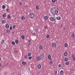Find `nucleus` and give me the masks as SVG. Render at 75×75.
I'll return each mask as SVG.
<instances>
[{"label": "nucleus", "instance_id": "obj_1", "mask_svg": "<svg viewBox=\"0 0 75 75\" xmlns=\"http://www.w3.org/2000/svg\"><path fill=\"white\" fill-rule=\"evenodd\" d=\"M51 12L53 14H57L58 13V9L56 7L51 8Z\"/></svg>", "mask_w": 75, "mask_h": 75}, {"label": "nucleus", "instance_id": "obj_2", "mask_svg": "<svg viewBox=\"0 0 75 75\" xmlns=\"http://www.w3.org/2000/svg\"><path fill=\"white\" fill-rule=\"evenodd\" d=\"M39 57L42 60L44 59V54L42 53L40 54Z\"/></svg>", "mask_w": 75, "mask_h": 75}, {"label": "nucleus", "instance_id": "obj_3", "mask_svg": "<svg viewBox=\"0 0 75 75\" xmlns=\"http://www.w3.org/2000/svg\"><path fill=\"white\" fill-rule=\"evenodd\" d=\"M34 16H35V14H34V13H31L30 14L29 16L30 18H34Z\"/></svg>", "mask_w": 75, "mask_h": 75}, {"label": "nucleus", "instance_id": "obj_4", "mask_svg": "<svg viewBox=\"0 0 75 75\" xmlns=\"http://www.w3.org/2000/svg\"><path fill=\"white\" fill-rule=\"evenodd\" d=\"M52 47H57V44H56V43L53 42L52 44Z\"/></svg>", "mask_w": 75, "mask_h": 75}, {"label": "nucleus", "instance_id": "obj_5", "mask_svg": "<svg viewBox=\"0 0 75 75\" xmlns=\"http://www.w3.org/2000/svg\"><path fill=\"white\" fill-rule=\"evenodd\" d=\"M41 59L40 56H38L36 57V60L38 61H39L40 60H41Z\"/></svg>", "mask_w": 75, "mask_h": 75}, {"label": "nucleus", "instance_id": "obj_6", "mask_svg": "<svg viewBox=\"0 0 75 75\" xmlns=\"http://www.w3.org/2000/svg\"><path fill=\"white\" fill-rule=\"evenodd\" d=\"M50 20L51 21L54 22V21H55V18L53 17H51L50 18Z\"/></svg>", "mask_w": 75, "mask_h": 75}, {"label": "nucleus", "instance_id": "obj_7", "mask_svg": "<svg viewBox=\"0 0 75 75\" xmlns=\"http://www.w3.org/2000/svg\"><path fill=\"white\" fill-rule=\"evenodd\" d=\"M71 57H72V58L73 61H75V55H74V54H72L71 56Z\"/></svg>", "mask_w": 75, "mask_h": 75}, {"label": "nucleus", "instance_id": "obj_8", "mask_svg": "<svg viewBox=\"0 0 75 75\" xmlns=\"http://www.w3.org/2000/svg\"><path fill=\"white\" fill-rule=\"evenodd\" d=\"M60 74L62 75L64 74V71L63 70H61L60 72Z\"/></svg>", "mask_w": 75, "mask_h": 75}, {"label": "nucleus", "instance_id": "obj_9", "mask_svg": "<svg viewBox=\"0 0 75 75\" xmlns=\"http://www.w3.org/2000/svg\"><path fill=\"white\" fill-rule=\"evenodd\" d=\"M56 19L57 20H61V17L60 16H58L57 17Z\"/></svg>", "mask_w": 75, "mask_h": 75}, {"label": "nucleus", "instance_id": "obj_10", "mask_svg": "<svg viewBox=\"0 0 75 75\" xmlns=\"http://www.w3.org/2000/svg\"><path fill=\"white\" fill-rule=\"evenodd\" d=\"M38 68H39V69H40V68H41V65L40 64H39L38 66Z\"/></svg>", "mask_w": 75, "mask_h": 75}, {"label": "nucleus", "instance_id": "obj_11", "mask_svg": "<svg viewBox=\"0 0 75 75\" xmlns=\"http://www.w3.org/2000/svg\"><path fill=\"white\" fill-rule=\"evenodd\" d=\"M1 22L2 24H5V23H6V21L5 20H2Z\"/></svg>", "mask_w": 75, "mask_h": 75}, {"label": "nucleus", "instance_id": "obj_12", "mask_svg": "<svg viewBox=\"0 0 75 75\" xmlns=\"http://www.w3.org/2000/svg\"><path fill=\"white\" fill-rule=\"evenodd\" d=\"M4 44V40H2V41H1V44Z\"/></svg>", "mask_w": 75, "mask_h": 75}, {"label": "nucleus", "instance_id": "obj_13", "mask_svg": "<svg viewBox=\"0 0 75 75\" xmlns=\"http://www.w3.org/2000/svg\"><path fill=\"white\" fill-rule=\"evenodd\" d=\"M28 57H30V56H31V53H28Z\"/></svg>", "mask_w": 75, "mask_h": 75}, {"label": "nucleus", "instance_id": "obj_14", "mask_svg": "<svg viewBox=\"0 0 75 75\" xmlns=\"http://www.w3.org/2000/svg\"><path fill=\"white\" fill-rule=\"evenodd\" d=\"M2 16L3 17H6V14L5 13H4L3 14Z\"/></svg>", "mask_w": 75, "mask_h": 75}, {"label": "nucleus", "instance_id": "obj_15", "mask_svg": "<svg viewBox=\"0 0 75 75\" xmlns=\"http://www.w3.org/2000/svg\"><path fill=\"white\" fill-rule=\"evenodd\" d=\"M64 56H67L68 55V53L67 52H65L64 53Z\"/></svg>", "mask_w": 75, "mask_h": 75}, {"label": "nucleus", "instance_id": "obj_16", "mask_svg": "<svg viewBox=\"0 0 75 75\" xmlns=\"http://www.w3.org/2000/svg\"><path fill=\"white\" fill-rule=\"evenodd\" d=\"M42 48H43L42 46L40 45V46L39 48L40 50H42Z\"/></svg>", "mask_w": 75, "mask_h": 75}, {"label": "nucleus", "instance_id": "obj_17", "mask_svg": "<svg viewBox=\"0 0 75 75\" xmlns=\"http://www.w3.org/2000/svg\"><path fill=\"white\" fill-rule=\"evenodd\" d=\"M69 63L68 62H67L65 63V64L67 65H68V64H69Z\"/></svg>", "mask_w": 75, "mask_h": 75}, {"label": "nucleus", "instance_id": "obj_18", "mask_svg": "<svg viewBox=\"0 0 75 75\" xmlns=\"http://www.w3.org/2000/svg\"><path fill=\"white\" fill-rule=\"evenodd\" d=\"M6 27L7 28H8L9 27V25H8V24H7L6 26Z\"/></svg>", "mask_w": 75, "mask_h": 75}, {"label": "nucleus", "instance_id": "obj_19", "mask_svg": "<svg viewBox=\"0 0 75 75\" xmlns=\"http://www.w3.org/2000/svg\"><path fill=\"white\" fill-rule=\"evenodd\" d=\"M48 58L49 59H50L51 58V55H49L48 56Z\"/></svg>", "mask_w": 75, "mask_h": 75}, {"label": "nucleus", "instance_id": "obj_20", "mask_svg": "<svg viewBox=\"0 0 75 75\" xmlns=\"http://www.w3.org/2000/svg\"><path fill=\"white\" fill-rule=\"evenodd\" d=\"M15 42L16 44H17L18 43V41L17 40H15Z\"/></svg>", "mask_w": 75, "mask_h": 75}, {"label": "nucleus", "instance_id": "obj_21", "mask_svg": "<svg viewBox=\"0 0 75 75\" xmlns=\"http://www.w3.org/2000/svg\"><path fill=\"white\" fill-rule=\"evenodd\" d=\"M68 58L66 57L65 59H64V61H68Z\"/></svg>", "mask_w": 75, "mask_h": 75}, {"label": "nucleus", "instance_id": "obj_22", "mask_svg": "<svg viewBox=\"0 0 75 75\" xmlns=\"http://www.w3.org/2000/svg\"><path fill=\"white\" fill-rule=\"evenodd\" d=\"M21 38L22 39H24V35H22L21 36Z\"/></svg>", "mask_w": 75, "mask_h": 75}, {"label": "nucleus", "instance_id": "obj_23", "mask_svg": "<svg viewBox=\"0 0 75 75\" xmlns=\"http://www.w3.org/2000/svg\"><path fill=\"white\" fill-rule=\"evenodd\" d=\"M36 8L37 9V10H38L39 9V6H36Z\"/></svg>", "mask_w": 75, "mask_h": 75}, {"label": "nucleus", "instance_id": "obj_24", "mask_svg": "<svg viewBox=\"0 0 75 75\" xmlns=\"http://www.w3.org/2000/svg\"><path fill=\"white\" fill-rule=\"evenodd\" d=\"M75 36V35L74 33H73L71 35V37H74V36Z\"/></svg>", "mask_w": 75, "mask_h": 75}, {"label": "nucleus", "instance_id": "obj_25", "mask_svg": "<svg viewBox=\"0 0 75 75\" xmlns=\"http://www.w3.org/2000/svg\"><path fill=\"white\" fill-rule=\"evenodd\" d=\"M64 46L65 47H68V44L65 43L64 45Z\"/></svg>", "mask_w": 75, "mask_h": 75}, {"label": "nucleus", "instance_id": "obj_26", "mask_svg": "<svg viewBox=\"0 0 75 75\" xmlns=\"http://www.w3.org/2000/svg\"><path fill=\"white\" fill-rule=\"evenodd\" d=\"M22 64H23V65H25V64H26V62H22Z\"/></svg>", "mask_w": 75, "mask_h": 75}, {"label": "nucleus", "instance_id": "obj_27", "mask_svg": "<svg viewBox=\"0 0 75 75\" xmlns=\"http://www.w3.org/2000/svg\"><path fill=\"white\" fill-rule=\"evenodd\" d=\"M44 18L45 20H47V19H48V17L47 16H45Z\"/></svg>", "mask_w": 75, "mask_h": 75}, {"label": "nucleus", "instance_id": "obj_28", "mask_svg": "<svg viewBox=\"0 0 75 75\" xmlns=\"http://www.w3.org/2000/svg\"><path fill=\"white\" fill-rule=\"evenodd\" d=\"M50 65H51V64H53V62L52 61H50Z\"/></svg>", "mask_w": 75, "mask_h": 75}, {"label": "nucleus", "instance_id": "obj_29", "mask_svg": "<svg viewBox=\"0 0 75 75\" xmlns=\"http://www.w3.org/2000/svg\"><path fill=\"white\" fill-rule=\"evenodd\" d=\"M2 8H4H4H6V6L5 5H3L2 6Z\"/></svg>", "mask_w": 75, "mask_h": 75}, {"label": "nucleus", "instance_id": "obj_30", "mask_svg": "<svg viewBox=\"0 0 75 75\" xmlns=\"http://www.w3.org/2000/svg\"><path fill=\"white\" fill-rule=\"evenodd\" d=\"M7 17L8 19L10 18V16L9 15H8Z\"/></svg>", "mask_w": 75, "mask_h": 75}, {"label": "nucleus", "instance_id": "obj_31", "mask_svg": "<svg viewBox=\"0 0 75 75\" xmlns=\"http://www.w3.org/2000/svg\"><path fill=\"white\" fill-rule=\"evenodd\" d=\"M21 19L22 20H24V19H25V18L24 16H22L21 17Z\"/></svg>", "mask_w": 75, "mask_h": 75}, {"label": "nucleus", "instance_id": "obj_32", "mask_svg": "<svg viewBox=\"0 0 75 75\" xmlns=\"http://www.w3.org/2000/svg\"><path fill=\"white\" fill-rule=\"evenodd\" d=\"M46 37L47 38H49L50 37V36L48 35H47L46 36Z\"/></svg>", "mask_w": 75, "mask_h": 75}, {"label": "nucleus", "instance_id": "obj_33", "mask_svg": "<svg viewBox=\"0 0 75 75\" xmlns=\"http://www.w3.org/2000/svg\"><path fill=\"white\" fill-rule=\"evenodd\" d=\"M7 33H10V31L9 30H7Z\"/></svg>", "mask_w": 75, "mask_h": 75}, {"label": "nucleus", "instance_id": "obj_34", "mask_svg": "<svg viewBox=\"0 0 75 75\" xmlns=\"http://www.w3.org/2000/svg\"><path fill=\"white\" fill-rule=\"evenodd\" d=\"M12 45H15V42L14 41L12 42Z\"/></svg>", "mask_w": 75, "mask_h": 75}, {"label": "nucleus", "instance_id": "obj_35", "mask_svg": "<svg viewBox=\"0 0 75 75\" xmlns=\"http://www.w3.org/2000/svg\"><path fill=\"white\" fill-rule=\"evenodd\" d=\"M19 4L20 6H21L23 4H22L21 2H20L19 3Z\"/></svg>", "mask_w": 75, "mask_h": 75}, {"label": "nucleus", "instance_id": "obj_36", "mask_svg": "<svg viewBox=\"0 0 75 75\" xmlns=\"http://www.w3.org/2000/svg\"><path fill=\"white\" fill-rule=\"evenodd\" d=\"M16 27V26H15V25H13V29H14V28H15Z\"/></svg>", "mask_w": 75, "mask_h": 75}, {"label": "nucleus", "instance_id": "obj_37", "mask_svg": "<svg viewBox=\"0 0 75 75\" xmlns=\"http://www.w3.org/2000/svg\"><path fill=\"white\" fill-rule=\"evenodd\" d=\"M32 35L33 36H35V33H33L32 34Z\"/></svg>", "mask_w": 75, "mask_h": 75}, {"label": "nucleus", "instance_id": "obj_38", "mask_svg": "<svg viewBox=\"0 0 75 75\" xmlns=\"http://www.w3.org/2000/svg\"><path fill=\"white\" fill-rule=\"evenodd\" d=\"M25 59H27V55L25 56Z\"/></svg>", "mask_w": 75, "mask_h": 75}, {"label": "nucleus", "instance_id": "obj_39", "mask_svg": "<svg viewBox=\"0 0 75 75\" xmlns=\"http://www.w3.org/2000/svg\"><path fill=\"white\" fill-rule=\"evenodd\" d=\"M32 58V57H29V59H31Z\"/></svg>", "mask_w": 75, "mask_h": 75}, {"label": "nucleus", "instance_id": "obj_40", "mask_svg": "<svg viewBox=\"0 0 75 75\" xmlns=\"http://www.w3.org/2000/svg\"><path fill=\"white\" fill-rule=\"evenodd\" d=\"M52 3H54V2L55 1V0H52Z\"/></svg>", "mask_w": 75, "mask_h": 75}, {"label": "nucleus", "instance_id": "obj_41", "mask_svg": "<svg viewBox=\"0 0 75 75\" xmlns=\"http://www.w3.org/2000/svg\"><path fill=\"white\" fill-rule=\"evenodd\" d=\"M10 30H12V27H11L10 28Z\"/></svg>", "mask_w": 75, "mask_h": 75}, {"label": "nucleus", "instance_id": "obj_42", "mask_svg": "<svg viewBox=\"0 0 75 75\" xmlns=\"http://www.w3.org/2000/svg\"><path fill=\"white\" fill-rule=\"evenodd\" d=\"M45 28H48V26H45Z\"/></svg>", "mask_w": 75, "mask_h": 75}, {"label": "nucleus", "instance_id": "obj_43", "mask_svg": "<svg viewBox=\"0 0 75 75\" xmlns=\"http://www.w3.org/2000/svg\"><path fill=\"white\" fill-rule=\"evenodd\" d=\"M35 31H38V29H35Z\"/></svg>", "mask_w": 75, "mask_h": 75}, {"label": "nucleus", "instance_id": "obj_44", "mask_svg": "<svg viewBox=\"0 0 75 75\" xmlns=\"http://www.w3.org/2000/svg\"><path fill=\"white\" fill-rule=\"evenodd\" d=\"M28 42H31V40H28Z\"/></svg>", "mask_w": 75, "mask_h": 75}, {"label": "nucleus", "instance_id": "obj_45", "mask_svg": "<svg viewBox=\"0 0 75 75\" xmlns=\"http://www.w3.org/2000/svg\"><path fill=\"white\" fill-rule=\"evenodd\" d=\"M58 67H61V64H59Z\"/></svg>", "mask_w": 75, "mask_h": 75}, {"label": "nucleus", "instance_id": "obj_46", "mask_svg": "<svg viewBox=\"0 0 75 75\" xmlns=\"http://www.w3.org/2000/svg\"><path fill=\"white\" fill-rule=\"evenodd\" d=\"M6 11H9V9H6Z\"/></svg>", "mask_w": 75, "mask_h": 75}, {"label": "nucleus", "instance_id": "obj_47", "mask_svg": "<svg viewBox=\"0 0 75 75\" xmlns=\"http://www.w3.org/2000/svg\"><path fill=\"white\" fill-rule=\"evenodd\" d=\"M28 7V6L27 5H26L25 6V8H27Z\"/></svg>", "mask_w": 75, "mask_h": 75}, {"label": "nucleus", "instance_id": "obj_48", "mask_svg": "<svg viewBox=\"0 0 75 75\" xmlns=\"http://www.w3.org/2000/svg\"><path fill=\"white\" fill-rule=\"evenodd\" d=\"M55 73L56 74H57V71H55Z\"/></svg>", "mask_w": 75, "mask_h": 75}, {"label": "nucleus", "instance_id": "obj_49", "mask_svg": "<svg viewBox=\"0 0 75 75\" xmlns=\"http://www.w3.org/2000/svg\"><path fill=\"white\" fill-rule=\"evenodd\" d=\"M1 63H0V67H1Z\"/></svg>", "mask_w": 75, "mask_h": 75}, {"label": "nucleus", "instance_id": "obj_50", "mask_svg": "<svg viewBox=\"0 0 75 75\" xmlns=\"http://www.w3.org/2000/svg\"><path fill=\"white\" fill-rule=\"evenodd\" d=\"M64 30H65V29H66V28H64Z\"/></svg>", "mask_w": 75, "mask_h": 75}, {"label": "nucleus", "instance_id": "obj_51", "mask_svg": "<svg viewBox=\"0 0 75 75\" xmlns=\"http://www.w3.org/2000/svg\"><path fill=\"white\" fill-rule=\"evenodd\" d=\"M75 24L74 23H73V25H74Z\"/></svg>", "mask_w": 75, "mask_h": 75}, {"label": "nucleus", "instance_id": "obj_52", "mask_svg": "<svg viewBox=\"0 0 75 75\" xmlns=\"http://www.w3.org/2000/svg\"><path fill=\"white\" fill-rule=\"evenodd\" d=\"M1 60V58L0 57V61Z\"/></svg>", "mask_w": 75, "mask_h": 75}, {"label": "nucleus", "instance_id": "obj_53", "mask_svg": "<svg viewBox=\"0 0 75 75\" xmlns=\"http://www.w3.org/2000/svg\"><path fill=\"white\" fill-rule=\"evenodd\" d=\"M14 50H16V49L15 48V49H14Z\"/></svg>", "mask_w": 75, "mask_h": 75}, {"label": "nucleus", "instance_id": "obj_54", "mask_svg": "<svg viewBox=\"0 0 75 75\" xmlns=\"http://www.w3.org/2000/svg\"><path fill=\"white\" fill-rule=\"evenodd\" d=\"M10 0L11 1L12 0Z\"/></svg>", "mask_w": 75, "mask_h": 75}, {"label": "nucleus", "instance_id": "obj_55", "mask_svg": "<svg viewBox=\"0 0 75 75\" xmlns=\"http://www.w3.org/2000/svg\"><path fill=\"white\" fill-rule=\"evenodd\" d=\"M63 0H62V1H63Z\"/></svg>", "mask_w": 75, "mask_h": 75}]
</instances>
